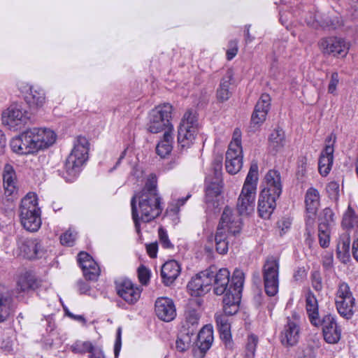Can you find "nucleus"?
<instances>
[{"label":"nucleus","instance_id":"f257e3e1","mask_svg":"<svg viewBox=\"0 0 358 358\" xmlns=\"http://www.w3.org/2000/svg\"><path fill=\"white\" fill-rule=\"evenodd\" d=\"M131 215L137 233L141 222H150L159 217L164 208L162 199L157 189V179L150 174L143 188L134 194L131 199Z\"/></svg>","mask_w":358,"mask_h":358},{"label":"nucleus","instance_id":"f03ea898","mask_svg":"<svg viewBox=\"0 0 358 358\" xmlns=\"http://www.w3.org/2000/svg\"><path fill=\"white\" fill-rule=\"evenodd\" d=\"M57 138L55 131L45 127H33L12 138V150L19 155H31L48 148Z\"/></svg>","mask_w":358,"mask_h":358},{"label":"nucleus","instance_id":"7ed1b4c3","mask_svg":"<svg viewBox=\"0 0 358 358\" xmlns=\"http://www.w3.org/2000/svg\"><path fill=\"white\" fill-rule=\"evenodd\" d=\"M241 218L234 215L230 208L226 207L214 236L215 250L219 254L227 252L230 240L241 231Z\"/></svg>","mask_w":358,"mask_h":358},{"label":"nucleus","instance_id":"20e7f679","mask_svg":"<svg viewBox=\"0 0 358 358\" xmlns=\"http://www.w3.org/2000/svg\"><path fill=\"white\" fill-rule=\"evenodd\" d=\"M89 142L84 136H78L66 158L62 176L67 182L73 181L88 159Z\"/></svg>","mask_w":358,"mask_h":358},{"label":"nucleus","instance_id":"39448f33","mask_svg":"<svg viewBox=\"0 0 358 358\" xmlns=\"http://www.w3.org/2000/svg\"><path fill=\"white\" fill-rule=\"evenodd\" d=\"M258 164L256 162H252L248 173L246 176L241 194L238 196L236 208L238 212V216L249 215L255 209V201L256 197V191L258 181ZM231 211H233L231 210ZM234 215V213L232 212Z\"/></svg>","mask_w":358,"mask_h":358},{"label":"nucleus","instance_id":"423d86ee","mask_svg":"<svg viewBox=\"0 0 358 358\" xmlns=\"http://www.w3.org/2000/svg\"><path fill=\"white\" fill-rule=\"evenodd\" d=\"M201 353H206L212 345L213 331L210 326L203 327L196 336L194 329H183L178 335L176 345L178 351L184 352L192 346L194 341Z\"/></svg>","mask_w":358,"mask_h":358},{"label":"nucleus","instance_id":"0eeeda50","mask_svg":"<svg viewBox=\"0 0 358 358\" xmlns=\"http://www.w3.org/2000/svg\"><path fill=\"white\" fill-rule=\"evenodd\" d=\"M20 217L26 230L34 232L39 229L41 225V210L36 194L29 192L22 199Z\"/></svg>","mask_w":358,"mask_h":358},{"label":"nucleus","instance_id":"6e6552de","mask_svg":"<svg viewBox=\"0 0 358 358\" xmlns=\"http://www.w3.org/2000/svg\"><path fill=\"white\" fill-rule=\"evenodd\" d=\"M233 282L234 287H231L223 298V310L226 316L233 315L238 311L244 282V274L241 271H234Z\"/></svg>","mask_w":358,"mask_h":358},{"label":"nucleus","instance_id":"1a4fd4ad","mask_svg":"<svg viewBox=\"0 0 358 358\" xmlns=\"http://www.w3.org/2000/svg\"><path fill=\"white\" fill-rule=\"evenodd\" d=\"M198 132L196 113L187 110L183 115L178 131V143L182 148L190 147Z\"/></svg>","mask_w":358,"mask_h":358},{"label":"nucleus","instance_id":"9d476101","mask_svg":"<svg viewBox=\"0 0 358 358\" xmlns=\"http://www.w3.org/2000/svg\"><path fill=\"white\" fill-rule=\"evenodd\" d=\"M233 141L230 143L226 153L225 168L231 175L240 171L243 166V150L241 146V133L237 129L234 133Z\"/></svg>","mask_w":358,"mask_h":358},{"label":"nucleus","instance_id":"9b49d317","mask_svg":"<svg viewBox=\"0 0 358 358\" xmlns=\"http://www.w3.org/2000/svg\"><path fill=\"white\" fill-rule=\"evenodd\" d=\"M335 303L341 316L347 320L352 317L355 313V299L347 283L344 282L339 283L335 297Z\"/></svg>","mask_w":358,"mask_h":358},{"label":"nucleus","instance_id":"f8f14e48","mask_svg":"<svg viewBox=\"0 0 358 358\" xmlns=\"http://www.w3.org/2000/svg\"><path fill=\"white\" fill-rule=\"evenodd\" d=\"M278 259L274 257H268L263 266V278L265 292L270 296H275L278 292Z\"/></svg>","mask_w":358,"mask_h":358},{"label":"nucleus","instance_id":"ddd939ff","mask_svg":"<svg viewBox=\"0 0 358 358\" xmlns=\"http://www.w3.org/2000/svg\"><path fill=\"white\" fill-rule=\"evenodd\" d=\"M117 295L129 304H134L140 299L142 289L128 278L115 280Z\"/></svg>","mask_w":358,"mask_h":358},{"label":"nucleus","instance_id":"4468645a","mask_svg":"<svg viewBox=\"0 0 358 358\" xmlns=\"http://www.w3.org/2000/svg\"><path fill=\"white\" fill-rule=\"evenodd\" d=\"M2 122L10 129L17 130L27 123V111L17 104L10 106L2 113Z\"/></svg>","mask_w":358,"mask_h":358},{"label":"nucleus","instance_id":"2eb2a0df","mask_svg":"<svg viewBox=\"0 0 358 358\" xmlns=\"http://www.w3.org/2000/svg\"><path fill=\"white\" fill-rule=\"evenodd\" d=\"M299 320L300 315L296 313H293L292 317H287L280 336L281 342L284 345L293 346L298 343L300 337Z\"/></svg>","mask_w":358,"mask_h":358},{"label":"nucleus","instance_id":"dca6fc26","mask_svg":"<svg viewBox=\"0 0 358 358\" xmlns=\"http://www.w3.org/2000/svg\"><path fill=\"white\" fill-rule=\"evenodd\" d=\"M210 278H212V285H213L214 293L216 295L227 294L231 287H234L233 277L230 282V272L227 268H220L218 271H212Z\"/></svg>","mask_w":358,"mask_h":358},{"label":"nucleus","instance_id":"f3484780","mask_svg":"<svg viewBox=\"0 0 358 358\" xmlns=\"http://www.w3.org/2000/svg\"><path fill=\"white\" fill-rule=\"evenodd\" d=\"M336 141V136L331 134L326 139V145L324 149L322 151L319 162L318 169L320 173L326 176L329 174L334 161V145Z\"/></svg>","mask_w":358,"mask_h":358},{"label":"nucleus","instance_id":"a211bd4d","mask_svg":"<svg viewBox=\"0 0 358 358\" xmlns=\"http://www.w3.org/2000/svg\"><path fill=\"white\" fill-rule=\"evenodd\" d=\"M212 278L210 270H205L196 274L187 285V288L191 291L192 295L201 296L210 289Z\"/></svg>","mask_w":358,"mask_h":358},{"label":"nucleus","instance_id":"6ab92c4d","mask_svg":"<svg viewBox=\"0 0 358 358\" xmlns=\"http://www.w3.org/2000/svg\"><path fill=\"white\" fill-rule=\"evenodd\" d=\"M320 326L322 327V332L324 340L331 344L339 341L341 336V330L337 324L336 318L331 315H326L321 319Z\"/></svg>","mask_w":358,"mask_h":358},{"label":"nucleus","instance_id":"aec40b11","mask_svg":"<svg viewBox=\"0 0 358 358\" xmlns=\"http://www.w3.org/2000/svg\"><path fill=\"white\" fill-rule=\"evenodd\" d=\"M322 52L325 55L343 57L347 54L348 47L343 38L329 37L320 43Z\"/></svg>","mask_w":358,"mask_h":358},{"label":"nucleus","instance_id":"412c9836","mask_svg":"<svg viewBox=\"0 0 358 358\" xmlns=\"http://www.w3.org/2000/svg\"><path fill=\"white\" fill-rule=\"evenodd\" d=\"M270 106V96L268 94H263L256 103L251 116V127L255 129L259 128L266 120Z\"/></svg>","mask_w":358,"mask_h":358},{"label":"nucleus","instance_id":"4be33fe9","mask_svg":"<svg viewBox=\"0 0 358 358\" xmlns=\"http://www.w3.org/2000/svg\"><path fill=\"white\" fill-rule=\"evenodd\" d=\"M78 262L87 280H96L97 279L100 274V268L88 253L80 252L78 255Z\"/></svg>","mask_w":358,"mask_h":358},{"label":"nucleus","instance_id":"5701e85b","mask_svg":"<svg viewBox=\"0 0 358 358\" xmlns=\"http://www.w3.org/2000/svg\"><path fill=\"white\" fill-rule=\"evenodd\" d=\"M155 313L162 321L171 322L176 316V309L172 299L168 297L158 298L155 301Z\"/></svg>","mask_w":358,"mask_h":358},{"label":"nucleus","instance_id":"b1692460","mask_svg":"<svg viewBox=\"0 0 358 358\" xmlns=\"http://www.w3.org/2000/svg\"><path fill=\"white\" fill-rule=\"evenodd\" d=\"M264 180L265 187L261 192L280 197L282 189L280 172L274 169L269 170L266 173Z\"/></svg>","mask_w":358,"mask_h":358},{"label":"nucleus","instance_id":"393cba45","mask_svg":"<svg viewBox=\"0 0 358 358\" xmlns=\"http://www.w3.org/2000/svg\"><path fill=\"white\" fill-rule=\"evenodd\" d=\"M264 180L265 187L261 192L280 197L282 189L280 172L274 169L269 170L266 173Z\"/></svg>","mask_w":358,"mask_h":358},{"label":"nucleus","instance_id":"a878e982","mask_svg":"<svg viewBox=\"0 0 358 358\" xmlns=\"http://www.w3.org/2000/svg\"><path fill=\"white\" fill-rule=\"evenodd\" d=\"M13 299L8 289L0 284V322L5 321L14 311Z\"/></svg>","mask_w":358,"mask_h":358},{"label":"nucleus","instance_id":"bb28decb","mask_svg":"<svg viewBox=\"0 0 358 358\" xmlns=\"http://www.w3.org/2000/svg\"><path fill=\"white\" fill-rule=\"evenodd\" d=\"M279 197L261 192L258 201V213L261 217L268 219L276 207V201Z\"/></svg>","mask_w":358,"mask_h":358},{"label":"nucleus","instance_id":"cd10ccee","mask_svg":"<svg viewBox=\"0 0 358 358\" xmlns=\"http://www.w3.org/2000/svg\"><path fill=\"white\" fill-rule=\"evenodd\" d=\"M17 245L23 256L27 259L37 258L42 253L41 244L36 239H20Z\"/></svg>","mask_w":358,"mask_h":358},{"label":"nucleus","instance_id":"c85d7f7f","mask_svg":"<svg viewBox=\"0 0 358 358\" xmlns=\"http://www.w3.org/2000/svg\"><path fill=\"white\" fill-rule=\"evenodd\" d=\"M26 102L31 109H38L45 103V93L38 86H31L25 97Z\"/></svg>","mask_w":358,"mask_h":358},{"label":"nucleus","instance_id":"c756f323","mask_svg":"<svg viewBox=\"0 0 358 358\" xmlns=\"http://www.w3.org/2000/svg\"><path fill=\"white\" fill-rule=\"evenodd\" d=\"M233 89V73L229 70L222 78L217 90V99L221 102L227 101L232 94Z\"/></svg>","mask_w":358,"mask_h":358},{"label":"nucleus","instance_id":"7c9ffc66","mask_svg":"<svg viewBox=\"0 0 358 358\" xmlns=\"http://www.w3.org/2000/svg\"><path fill=\"white\" fill-rule=\"evenodd\" d=\"M180 272V267L175 260L168 261L163 264L161 269V276L166 285L172 284L178 278Z\"/></svg>","mask_w":358,"mask_h":358},{"label":"nucleus","instance_id":"2f4dec72","mask_svg":"<svg viewBox=\"0 0 358 358\" xmlns=\"http://www.w3.org/2000/svg\"><path fill=\"white\" fill-rule=\"evenodd\" d=\"M306 308L310 323L319 327L321 318L319 316L317 300L312 292H308L306 296Z\"/></svg>","mask_w":358,"mask_h":358},{"label":"nucleus","instance_id":"473e14b6","mask_svg":"<svg viewBox=\"0 0 358 358\" xmlns=\"http://www.w3.org/2000/svg\"><path fill=\"white\" fill-rule=\"evenodd\" d=\"M201 302L199 299H193L189 301L187 310L185 311V319L188 324L192 327L198 324Z\"/></svg>","mask_w":358,"mask_h":358},{"label":"nucleus","instance_id":"72a5a7b5","mask_svg":"<svg viewBox=\"0 0 358 358\" xmlns=\"http://www.w3.org/2000/svg\"><path fill=\"white\" fill-rule=\"evenodd\" d=\"M157 115L152 110L150 112L148 123V131L153 134H157L167 129L166 131L172 132L171 124L166 123Z\"/></svg>","mask_w":358,"mask_h":358},{"label":"nucleus","instance_id":"f704fd0d","mask_svg":"<svg viewBox=\"0 0 358 358\" xmlns=\"http://www.w3.org/2000/svg\"><path fill=\"white\" fill-rule=\"evenodd\" d=\"M5 192L8 196L17 192L15 173L10 165H6L3 173Z\"/></svg>","mask_w":358,"mask_h":358},{"label":"nucleus","instance_id":"c9c22d12","mask_svg":"<svg viewBox=\"0 0 358 358\" xmlns=\"http://www.w3.org/2000/svg\"><path fill=\"white\" fill-rule=\"evenodd\" d=\"M350 236L348 234H343L339 238L336 248L337 257L343 263H346L350 260Z\"/></svg>","mask_w":358,"mask_h":358},{"label":"nucleus","instance_id":"e433bc0d","mask_svg":"<svg viewBox=\"0 0 358 358\" xmlns=\"http://www.w3.org/2000/svg\"><path fill=\"white\" fill-rule=\"evenodd\" d=\"M306 211L310 214H316L320 206V194L314 187H310L305 196Z\"/></svg>","mask_w":358,"mask_h":358},{"label":"nucleus","instance_id":"4c0bfd02","mask_svg":"<svg viewBox=\"0 0 358 358\" xmlns=\"http://www.w3.org/2000/svg\"><path fill=\"white\" fill-rule=\"evenodd\" d=\"M221 189L222 187L218 180L210 182L206 189V203L213 207H217L219 205L217 198L220 195Z\"/></svg>","mask_w":358,"mask_h":358},{"label":"nucleus","instance_id":"58836bf2","mask_svg":"<svg viewBox=\"0 0 358 358\" xmlns=\"http://www.w3.org/2000/svg\"><path fill=\"white\" fill-rule=\"evenodd\" d=\"M172 143V132L170 131H166L163 135V138L157 145L156 152L157 155L162 158L168 156L173 149Z\"/></svg>","mask_w":358,"mask_h":358},{"label":"nucleus","instance_id":"ea45409f","mask_svg":"<svg viewBox=\"0 0 358 358\" xmlns=\"http://www.w3.org/2000/svg\"><path fill=\"white\" fill-rule=\"evenodd\" d=\"M152 110L166 123L171 124L173 106L170 103L159 104L155 106Z\"/></svg>","mask_w":358,"mask_h":358},{"label":"nucleus","instance_id":"a19ab883","mask_svg":"<svg viewBox=\"0 0 358 358\" xmlns=\"http://www.w3.org/2000/svg\"><path fill=\"white\" fill-rule=\"evenodd\" d=\"M318 237L321 247L327 248L330 242V229L327 222H320L319 224Z\"/></svg>","mask_w":358,"mask_h":358},{"label":"nucleus","instance_id":"79ce46f5","mask_svg":"<svg viewBox=\"0 0 358 358\" xmlns=\"http://www.w3.org/2000/svg\"><path fill=\"white\" fill-rule=\"evenodd\" d=\"M342 226L347 229H352L356 227H357L358 229L357 217L356 216L355 211L350 207H348V210L343 215Z\"/></svg>","mask_w":358,"mask_h":358},{"label":"nucleus","instance_id":"37998d69","mask_svg":"<svg viewBox=\"0 0 358 358\" xmlns=\"http://www.w3.org/2000/svg\"><path fill=\"white\" fill-rule=\"evenodd\" d=\"M285 142V134L281 129H275L269 136V143L273 149H278L283 146Z\"/></svg>","mask_w":358,"mask_h":358},{"label":"nucleus","instance_id":"c03bdc74","mask_svg":"<svg viewBox=\"0 0 358 358\" xmlns=\"http://www.w3.org/2000/svg\"><path fill=\"white\" fill-rule=\"evenodd\" d=\"M95 348L90 341H77L71 346L72 352L76 354H85L86 352L91 354Z\"/></svg>","mask_w":358,"mask_h":358},{"label":"nucleus","instance_id":"a18cd8bd","mask_svg":"<svg viewBox=\"0 0 358 358\" xmlns=\"http://www.w3.org/2000/svg\"><path fill=\"white\" fill-rule=\"evenodd\" d=\"M258 343V338L254 334H250L248 337L245 346V358H255L256 348Z\"/></svg>","mask_w":358,"mask_h":358},{"label":"nucleus","instance_id":"49530a36","mask_svg":"<svg viewBox=\"0 0 358 358\" xmlns=\"http://www.w3.org/2000/svg\"><path fill=\"white\" fill-rule=\"evenodd\" d=\"M36 282L30 275H22L17 281V289L22 292L32 289L34 287Z\"/></svg>","mask_w":358,"mask_h":358},{"label":"nucleus","instance_id":"de8ad7c7","mask_svg":"<svg viewBox=\"0 0 358 358\" xmlns=\"http://www.w3.org/2000/svg\"><path fill=\"white\" fill-rule=\"evenodd\" d=\"M158 235L159 243H161L163 248L170 249L173 247V244L171 243L169 238L167 231L163 227L159 228Z\"/></svg>","mask_w":358,"mask_h":358},{"label":"nucleus","instance_id":"09e8293b","mask_svg":"<svg viewBox=\"0 0 358 358\" xmlns=\"http://www.w3.org/2000/svg\"><path fill=\"white\" fill-rule=\"evenodd\" d=\"M217 326L219 331L231 329V325L229 319L226 315H219L215 316Z\"/></svg>","mask_w":358,"mask_h":358},{"label":"nucleus","instance_id":"8fccbe9b","mask_svg":"<svg viewBox=\"0 0 358 358\" xmlns=\"http://www.w3.org/2000/svg\"><path fill=\"white\" fill-rule=\"evenodd\" d=\"M76 237V233L71 230L66 231L60 236V242L62 245L67 246L73 245Z\"/></svg>","mask_w":358,"mask_h":358},{"label":"nucleus","instance_id":"3c124183","mask_svg":"<svg viewBox=\"0 0 358 358\" xmlns=\"http://www.w3.org/2000/svg\"><path fill=\"white\" fill-rule=\"evenodd\" d=\"M216 180H219L222 174V157L216 156L212 164Z\"/></svg>","mask_w":358,"mask_h":358},{"label":"nucleus","instance_id":"603ef678","mask_svg":"<svg viewBox=\"0 0 358 358\" xmlns=\"http://www.w3.org/2000/svg\"><path fill=\"white\" fill-rule=\"evenodd\" d=\"M138 276L140 282L146 285L150 280V271L146 267L141 266L138 269Z\"/></svg>","mask_w":358,"mask_h":358},{"label":"nucleus","instance_id":"864d4df0","mask_svg":"<svg viewBox=\"0 0 358 358\" xmlns=\"http://www.w3.org/2000/svg\"><path fill=\"white\" fill-rule=\"evenodd\" d=\"M327 191L331 198H337L339 191L338 183L335 181L330 182L327 186Z\"/></svg>","mask_w":358,"mask_h":358},{"label":"nucleus","instance_id":"5fc2aeb1","mask_svg":"<svg viewBox=\"0 0 358 358\" xmlns=\"http://www.w3.org/2000/svg\"><path fill=\"white\" fill-rule=\"evenodd\" d=\"M339 78L338 74L336 72H334L331 76V79L329 81V84L328 86V92L329 93L334 94L336 90V87L338 84Z\"/></svg>","mask_w":358,"mask_h":358},{"label":"nucleus","instance_id":"6e6d98bb","mask_svg":"<svg viewBox=\"0 0 358 358\" xmlns=\"http://www.w3.org/2000/svg\"><path fill=\"white\" fill-rule=\"evenodd\" d=\"M122 345V328L120 327L117 328L115 342L114 345V354L117 357L120 352Z\"/></svg>","mask_w":358,"mask_h":358},{"label":"nucleus","instance_id":"4d7b16f0","mask_svg":"<svg viewBox=\"0 0 358 358\" xmlns=\"http://www.w3.org/2000/svg\"><path fill=\"white\" fill-rule=\"evenodd\" d=\"M220 338L224 343L226 347H230L231 345V329L220 331Z\"/></svg>","mask_w":358,"mask_h":358},{"label":"nucleus","instance_id":"13d9d810","mask_svg":"<svg viewBox=\"0 0 358 358\" xmlns=\"http://www.w3.org/2000/svg\"><path fill=\"white\" fill-rule=\"evenodd\" d=\"M147 252L151 258H155L157 257L158 245L157 243H152L146 245Z\"/></svg>","mask_w":358,"mask_h":358},{"label":"nucleus","instance_id":"bf43d9fd","mask_svg":"<svg viewBox=\"0 0 358 358\" xmlns=\"http://www.w3.org/2000/svg\"><path fill=\"white\" fill-rule=\"evenodd\" d=\"M191 194H188L185 198H181L178 199L176 201L175 206L173 207H169L171 211H173L174 213H178L179 211V208L180 206H183L185 202L190 198Z\"/></svg>","mask_w":358,"mask_h":358},{"label":"nucleus","instance_id":"052dcab7","mask_svg":"<svg viewBox=\"0 0 358 358\" xmlns=\"http://www.w3.org/2000/svg\"><path fill=\"white\" fill-rule=\"evenodd\" d=\"M323 265L325 267H329L333 262V255L331 253H327L322 257Z\"/></svg>","mask_w":358,"mask_h":358},{"label":"nucleus","instance_id":"680f3d73","mask_svg":"<svg viewBox=\"0 0 358 358\" xmlns=\"http://www.w3.org/2000/svg\"><path fill=\"white\" fill-rule=\"evenodd\" d=\"M78 287L80 294H86L90 290V286L83 281L78 282Z\"/></svg>","mask_w":358,"mask_h":358},{"label":"nucleus","instance_id":"e2e57ef3","mask_svg":"<svg viewBox=\"0 0 358 358\" xmlns=\"http://www.w3.org/2000/svg\"><path fill=\"white\" fill-rule=\"evenodd\" d=\"M90 358H106L102 350L100 348L96 347L92 352L90 354Z\"/></svg>","mask_w":358,"mask_h":358},{"label":"nucleus","instance_id":"0e129e2a","mask_svg":"<svg viewBox=\"0 0 358 358\" xmlns=\"http://www.w3.org/2000/svg\"><path fill=\"white\" fill-rule=\"evenodd\" d=\"M352 252L353 257L358 262V236L353 241Z\"/></svg>","mask_w":358,"mask_h":358},{"label":"nucleus","instance_id":"69168bd1","mask_svg":"<svg viewBox=\"0 0 358 358\" xmlns=\"http://www.w3.org/2000/svg\"><path fill=\"white\" fill-rule=\"evenodd\" d=\"M313 287L317 290L320 291L322 288V285L321 280L319 277H316V275H314V279L313 280Z\"/></svg>","mask_w":358,"mask_h":358},{"label":"nucleus","instance_id":"338daca9","mask_svg":"<svg viewBox=\"0 0 358 358\" xmlns=\"http://www.w3.org/2000/svg\"><path fill=\"white\" fill-rule=\"evenodd\" d=\"M238 52V48H229L227 51V57L228 60L232 59Z\"/></svg>","mask_w":358,"mask_h":358},{"label":"nucleus","instance_id":"774afa93","mask_svg":"<svg viewBox=\"0 0 358 358\" xmlns=\"http://www.w3.org/2000/svg\"><path fill=\"white\" fill-rule=\"evenodd\" d=\"M279 227L281 228L282 231L285 229H287L290 227L291 222L289 219L282 220L280 222H278Z\"/></svg>","mask_w":358,"mask_h":358}]
</instances>
